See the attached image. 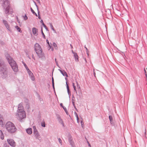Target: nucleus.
I'll return each instance as SVG.
<instances>
[{
	"label": "nucleus",
	"instance_id": "nucleus-35",
	"mask_svg": "<svg viewBox=\"0 0 147 147\" xmlns=\"http://www.w3.org/2000/svg\"><path fill=\"white\" fill-rule=\"evenodd\" d=\"M144 72H145V74H146V73H147V72H146V70H145V69H144Z\"/></svg>",
	"mask_w": 147,
	"mask_h": 147
},
{
	"label": "nucleus",
	"instance_id": "nucleus-44",
	"mask_svg": "<svg viewBox=\"0 0 147 147\" xmlns=\"http://www.w3.org/2000/svg\"><path fill=\"white\" fill-rule=\"evenodd\" d=\"M71 45V47H72V46H71V45Z\"/></svg>",
	"mask_w": 147,
	"mask_h": 147
},
{
	"label": "nucleus",
	"instance_id": "nucleus-22",
	"mask_svg": "<svg viewBox=\"0 0 147 147\" xmlns=\"http://www.w3.org/2000/svg\"><path fill=\"white\" fill-rule=\"evenodd\" d=\"M73 88H74V90L76 91V86H75V84L74 83H73Z\"/></svg>",
	"mask_w": 147,
	"mask_h": 147
},
{
	"label": "nucleus",
	"instance_id": "nucleus-9",
	"mask_svg": "<svg viewBox=\"0 0 147 147\" xmlns=\"http://www.w3.org/2000/svg\"><path fill=\"white\" fill-rule=\"evenodd\" d=\"M38 30L35 28H33L32 29V32L33 34L35 36H37L38 35Z\"/></svg>",
	"mask_w": 147,
	"mask_h": 147
},
{
	"label": "nucleus",
	"instance_id": "nucleus-16",
	"mask_svg": "<svg viewBox=\"0 0 147 147\" xmlns=\"http://www.w3.org/2000/svg\"><path fill=\"white\" fill-rule=\"evenodd\" d=\"M3 118L2 116L0 115V124L3 125Z\"/></svg>",
	"mask_w": 147,
	"mask_h": 147
},
{
	"label": "nucleus",
	"instance_id": "nucleus-12",
	"mask_svg": "<svg viewBox=\"0 0 147 147\" xmlns=\"http://www.w3.org/2000/svg\"><path fill=\"white\" fill-rule=\"evenodd\" d=\"M73 53L74 54V56L76 61H77V62L78 61H79V60H78L79 57L78 56L77 53H74V52H73Z\"/></svg>",
	"mask_w": 147,
	"mask_h": 147
},
{
	"label": "nucleus",
	"instance_id": "nucleus-37",
	"mask_svg": "<svg viewBox=\"0 0 147 147\" xmlns=\"http://www.w3.org/2000/svg\"><path fill=\"white\" fill-rule=\"evenodd\" d=\"M32 58L34 60H35V58H34V57L33 55H32Z\"/></svg>",
	"mask_w": 147,
	"mask_h": 147
},
{
	"label": "nucleus",
	"instance_id": "nucleus-13",
	"mask_svg": "<svg viewBox=\"0 0 147 147\" xmlns=\"http://www.w3.org/2000/svg\"><path fill=\"white\" fill-rule=\"evenodd\" d=\"M27 133L29 134H31L32 133V129L29 128L26 130Z\"/></svg>",
	"mask_w": 147,
	"mask_h": 147
},
{
	"label": "nucleus",
	"instance_id": "nucleus-25",
	"mask_svg": "<svg viewBox=\"0 0 147 147\" xmlns=\"http://www.w3.org/2000/svg\"><path fill=\"white\" fill-rule=\"evenodd\" d=\"M24 18L25 20H26L28 19V17L26 15H25V16H24Z\"/></svg>",
	"mask_w": 147,
	"mask_h": 147
},
{
	"label": "nucleus",
	"instance_id": "nucleus-29",
	"mask_svg": "<svg viewBox=\"0 0 147 147\" xmlns=\"http://www.w3.org/2000/svg\"><path fill=\"white\" fill-rule=\"evenodd\" d=\"M60 143H61V140L60 138H59L58 139Z\"/></svg>",
	"mask_w": 147,
	"mask_h": 147
},
{
	"label": "nucleus",
	"instance_id": "nucleus-4",
	"mask_svg": "<svg viewBox=\"0 0 147 147\" xmlns=\"http://www.w3.org/2000/svg\"><path fill=\"white\" fill-rule=\"evenodd\" d=\"M5 127L7 130L9 132L13 133L16 131V129L15 126L11 122H7L6 124Z\"/></svg>",
	"mask_w": 147,
	"mask_h": 147
},
{
	"label": "nucleus",
	"instance_id": "nucleus-18",
	"mask_svg": "<svg viewBox=\"0 0 147 147\" xmlns=\"http://www.w3.org/2000/svg\"><path fill=\"white\" fill-rule=\"evenodd\" d=\"M53 46L54 47L55 49H57H57L58 47L57 46V45L55 43V42L53 43Z\"/></svg>",
	"mask_w": 147,
	"mask_h": 147
},
{
	"label": "nucleus",
	"instance_id": "nucleus-15",
	"mask_svg": "<svg viewBox=\"0 0 147 147\" xmlns=\"http://www.w3.org/2000/svg\"><path fill=\"white\" fill-rule=\"evenodd\" d=\"M0 131L1 134V138L2 140H3L4 139V136L3 135V132L1 130Z\"/></svg>",
	"mask_w": 147,
	"mask_h": 147
},
{
	"label": "nucleus",
	"instance_id": "nucleus-10",
	"mask_svg": "<svg viewBox=\"0 0 147 147\" xmlns=\"http://www.w3.org/2000/svg\"><path fill=\"white\" fill-rule=\"evenodd\" d=\"M3 22L4 24L5 25V26H6V28H7V29L8 30L10 31L11 29L10 28L9 25L8 24V23L7 22V21L6 20H3Z\"/></svg>",
	"mask_w": 147,
	"mask_h": 147
},
{
	"label": "nucleus",
	"instance_id": "nucleus-41",
	"mask_svg": "<svg viewBox=\"0 0 147 147\" xmlns=\"http://www.w3.org/2000/svg\"><path fill=\"white\" fill-rule=\"evenodd\" d=\"M88 144H89V146H90V145L89 144V143L88 142Z\"/></svg>",
	"mask_w": 147,
	"mask_h": 147
},
{
	"label": "nucleus",
	"instance_id": "nucleus-33",
	"mask_svg": "<svg viewBox=\"0 0 147 147\" xmlns=\"http://www.w3.org/2000/svg\"><path fill=\"white\" fill-rule=\"evenodd\" d=\"M94 74L95 77L96 74L94 71Z\"/></svg>",
	"mask_w": 147,
	"mask_h": 147
},
{
	"label": "nucleus",
	"instance_id": "nucleus-24",
	"mask_svg": "<svg viewBox=\"0 0 147 147\" xmlns=\"http://www.w3.org/2000/svg\"><path fill=\"white\" fill-rule=\"evenodd\" d=\"M66 85H67V91L68 92H69V87L68 86V85L67 82H66Z\"/></svg>",
	"mask_w": 147,
	"mask_h": 147
},
{
	"label": "nucleus",
	"instance_id": "nucleus-1",
	"mask_svg": "<svg viewBox=\"0 0 147 147\" xmlns=\"http://www.w3.org/2000/svg\"><path fill=\"white\" fill-rule=\"evenodd\" d=\"M16 116L17 118L20 121H21L26 117V113L23 106L21 104L18 105V109Z\"/></svg>",
	"mask_w": 147,
	"mask_h": 147
},
{
	"label": "nucleus",
	"instance_id": "nucleus-8",
	"mask_svg": "<svg viewBox=\"0 0 147 147\" xmlns=\"http://www.w3.org/2000/svg\"><path fill=\"white\" fill-rule=\"evenodd\" d=\"M9 2L8 1H6L4 2V7L5 6V5L7 6V7L6 8V10L5 11V13H9Z\"/></svg>",
	"mask_w": 147,
	"mask_h": 147
},
{
	"label": "nucleus",
	"instance_id": "nucleus-17",
	"mask_svg": "<svg viewBox=\"0 0 147 147\" xmlns=\"http://www.w3.org/2000/svg\"><path fill=\"white\" fill-rule=\"evenodd\" d=\"M32 12V13L34 15H35L36 16H37V14L35 13L34 10L32 9L31 7L30 8Z\"/></svg>",
	"mask_w": 147,
	"mask_h": 147
},
{
	"label": "nucleus",
	"instance_id": "nucleus-38",
	"mask_svg": "<svg viewBox=\"0 0 147 147\" xmlns=\"http://www.w3.org/2000/svg\"><path fill=\"white\" fill-rule=\"evenodd\" d=\"M145 76H146V78H147V73L145 74Z\"/></svg>",
	"mask_w": 147,
	"mask_h": 147
},
{
	"label": "nucleus",
	"instance_id": "nucleus-7",
	"mask_svg": "<svg viewBox=\"0 0 147 147\" xmlns=\"http://www.w3.org/2000/svg\"><path fill=\"white\" fill-rule=\"evenodd\" d=\"M26 70H27L28 74L29 75V76L30 77L32 81H34L35 80V78L33 74L29 70V69H28V67L26 68Z\"/></svg>",
	"mask_w": 147,
	"mask_h": 147
},
{
	"label": "nucleus",
	"instance_id": "nucleus-2",
	"mask_svg": "<svg viewBox=\"0 0 147 147\" xmlns=\"http://www.w3.org/2000/svg\"><path fill=\"white\" fill-rule=\"evenodd\" d=\"M7 59L13 70L15 72L18 71L17 66L14 60L9 56L7 55H6Z\"/></svg>",
	"mask_w": 147,
	"mask_h": 147
},
{
	"label": "nucleus",
	"instance_id": "nucleus-26",
	"mask_svg": "<svg viewBox=\"0 0 147 147\" xmlns=\"http://www.w3.org/2000/svg\"><path fill=\"white\" fill-rule=\"evenodd\" d=\"M42 34L43 35V37L44 38H45V36L44 34V33H43V31H42Z\"/></svg>",
	"mask_w": 147,
	"mask_h": 147
},
{
	"label": "nucleus",
	"instance_id": "nucleus-30",
	"mask_svg": "<svg viewBox=\"0 0 147 147\" xmlns=\"http://www.w3.org/2000/svg\"><path fill=\"white\" fill-rule=\"evenodd\" d=\"M47 43L49 45V46L50 47V45L49 44V41L47 40Z\"/></svg>",
	"mask_w": 147,
	"mask_h": 147
},
{
	"label": "nucleus",
	"instance_id": "nucleus-19",
	"mask_svg": "<svg viewBox=\"0 0 147 147\" xmlns=\"http://www.w3.org/2000/svg\"><path fill=\"white\" fill-rule=\"evenodd\" d=\"M50 27H51V29L54 31H55L53 25L52 24L50 23Z\"/></svg>",
	"mask_w": 147,
	"mask_h": 147
},
{
	"label": "nucleus",
	"instance_id": "nucleus-27",
	"mask_svg": "<svg viewBox=\"0 0 147 147\" xmlns=\"http://www.w3.org/2000/svg\"><path fill=\"white\" fill-rule=\"evenodd\" d=\"M76 117L77 119L78 122V118L77 114L76 113Z\"/></svg>",
	"mask_w": 147,
	"mask_h": 147
},
{
	"label": "nucleus",
	"instance_id": "nucleus-39",
	"mask_svg": "<svg viewBox=\"0 0 147 147\" xmlns=\"http://www.w3.org/2000/svg\"><path fill=\"white\" fill-rule=\"evenodd\" d=\"M41 22L42 23V24L43 23L42 20H41Z\"/></svg>",
	"mask_w": 147,
	"mask_h": 147
},
{
	"label": "nucleus",
	"instance_id": "nucleus-3",
	"mask_svg": "<svg viewBox=\"0 0 147 147\" xmlns=\"http://www.w3.org/2000/svg\"><path fill=\"white\" fill-rule=\"evenodd\" d=\"M34 49L39 58L42 59L45 58V56L40 46L38 43H36L34 45Z\"/></svg>",
	"mask_w": 147,
	"mask_h": 147
},
{
	"label": "nucleus",
	"instance_id": "nucleus-23",
	"mask_svg": "<svg viewBox=\"0 0 147 147\" xmlns=\"http://www.w3.org/2000/svg\"><path fill=\"white\" fill-rule=\"evenodd\" d=\"M41 124L42 126L43 127H45V122L42 123Z\"/></svg>",
	"mask_w": 147,
	"mask_h": 147
},
{
	"label": "nucleus",
	"instance_id": "nucleus-34",
	"mask_svg": "<svg viewBox=\"0 0 147 147\" xmlns=\"http://www.w3.org/2000/svg\"><path fill=\"white\" fill-rule=\"evenodd\" d=\"M52 85H53V88H54V83H52Z\"/></svg>",
	"mask_w": 147,
	"mask_h": 147
},
{
	"label": "nucleus",
	"instance_id": "nucleus-21",
	"mask_svg": "<svg viewBox=\"0 0 147 147\" xmlns=\"http://www.w3.org/2000/svg\"><path fill=\"white\" fill-rule=\"evenodd\" d=\"M109 117L111 122H112L113 121V118L111 116H109Z\"/></svg>",
	"mask_w": 147,
	"mask_h": 147
},
{
	"label": "nucleus",
	"instance_id": "nucleus-28",
	"mask_svg": "<svg viewBox=\"0 0 147 147\" xmlns=\"http://www.w3.org/2000/svg\"><path fill=\"white\" fill-rule=\"evenodd\" d=\"M42 25L45 28H47V27L46 26V25L45 24L43 23H42Z\"/></svg>",
	"mask_w": 147,
	"mask_h": 147
},
{
	"label": "nucleus",
	"instance_id": "nucleus-32",
	"mask_svg": "<svg viewBox=\"0 0 147 147\" xmlns=\"http://www.w3.org/2000/svg\"><path fill=\"white\" fill-rule=\"evenodd\" d=\"M33 128L34 129V130H35V129H36V127L35 126H33Z\"/></svg>",
	"mask_w": 147,
	"mask_h": 147
},
{
	"label": "nucleus",
	"instance_id": "nucleus-11",
	"mask_svg": "<svg viewBox=\"0 0 147 147\" xmlns=\"http://www.w3.org/2000/svg\"><path fill=\"white\" fill-rule=\"evenodd\" d=\"M59 71H60L61 73L64 76H65L67 77H68V75H67V73L64 71H62L60 69H59Z\"/></svg>",
	"mask_w": 147,
	"mask_h": 147
},
{
	"label": "nucleus",
	"instance_id": "nucleus-36",
	"mask_svg": "<svg viewBox=\"0 0 147 147\" xmlns=\"http://www.w3.org/2000/svg\"><path fill=\"white\" fill-rule=\"evenodd\" d=\"M24 66H25V67H26V68L28 67L27 65L26 64H24Z\"/></svg>",
	"mask_w": 147,
	"mask_h": 147
},
{
	"label": "nucleus",
	"instance_id": "nucleus-46",
	"mask_svg": "<svg viewBox=\"0 0 147 147\" xmlns=\"http://www.w3.org/2000/svg\"><path fill=\"white\" fill-rule=\"evenodd\" d=\"M55 61H56V59H55Z\"/></svg>",
	"mask_w": 147,
	"mask_h": 147
},
{
	"label": "nucleus",
	"instance_id": "nucleus-31",
	"mask_svg": "<svg viewBox=\"0 0 147 147\" xmlns=\"http://www.w3.org/2000/svg\"><path fill=\"white\" fill-rule=\"evenodd\" d=\"M54 83V80L53 77L52 78V83Z\"/></svg>",
	"mask_w": 147,
	"mask_h": 147
},
{
	"label": "nucleus",
	"instance_id": "nucleus-20",
	"mask_svg": "<svg viewBox=\"0 0 147 147\" xmlns=\"http://www.w3.org/2000/svg\"><path fill=\"white\" fill-rule=\"evenodd\" d=\"M15 28L18 30L20 32V28L18 26H15Z\"/></svg>",
	"mask_w": 147,
	"mask_h": 147
},
{
	"label": "nucleus",
	"instance_id": "nucleus-5",
	"mask_svg": "<svg viewBox=\"0 0 147 147\" xmlns=\"http://www.w3.org/2000/svg\"><path fill=\"white\" fill-rule=\"evenodd\" d=\"M0 70L1 74H2L3 77V78H6L7 76V72L6 68L4 66L1 67L0 65Z\"/></svg>",
	"mask_w": 147,
	"mask_h": 147
},
{
	"label": "nucleus",
	"instance_id": "nucleus-45",
	"mask_svg": "<svg viewBox=\"0 0 147 147\" xmlns=\"http://www.w3.org/2000/svg\"><path fill=\"white\" fill-rule=\"evenodd\" d=\"M52 51H53V49H52Z\"/></svg>",
	"mask_w": 147,
	"mask_h": 147
},
{
	"label": "nucleus",
	"instance_id": "nucleus-43",
	"mask_svg": "<svg viewBox=\"0 0 147 147\" xmlns=\"http://www.w3.org/2000/svg\"><path fill=\"white\" fill-rule=\"evenodd\" d=\"M85 47L86 49V50H87L88 49H87L86 47Z\"/></svg>",
	"mask_w": 147,
	"mask_h": 147
},
{
	"label": "nucleus",
	"instance_id": "nucleus-40",
	"mask_svg": "<svg viewBox=\"0 0 147 147\" xmlns=\"http://www.w3.org/2000/svg\"><path fill=\"white\" fill-rule=\"evenodd\" d=\"M38 18H39V19H40V16H38Z\"/></svg>",
	"mask_w": 147,
	"mask_h": 147
},
{
	"label": "nucleus",
	"instance_id": "nucleus-42",
	"mask_svg": "<svg viewBox=\"0 0 147 147\" xmlns=\"http://www.w3.org/2000/svg\"><path fill=\"white\" fill-rule=\"evenodd\" d=\"M65 79L66 80H67V78H65Z\"/></svg>",
	"mask_w": 147,
	"mask_h": 147
},
{
	"label": "nucleus",
	"instance_id": "nucleus-14",
	"mask_svg": "<svg viewBox=\"0 0 147 147\" xmlns=\"http://www.w3.org/2000/svg\"><path fill=\"white\" fill-rule=\"evenodd\" d=\"M34 135L36 137H38L39 136V135L38 134V132L36 129L34 130Z\"/></svg>",
	"mask_w": 147,
	"mask_h": 147
},
{
	"label": "nucleus",
	"instance_id": "nucleus-6",
	"mask_svg": "<svg viewBox=\"0 0 147 147\" xmlns=\"http://www.w3.org/2000/svg\"><path fill=\"white\" fill-rule=\"evenodd\" d=\"M7 142L8 144L11 146L15 147L16 146V143L12 139H9L7 140Z\"/></svg>",
	"mask_w": 147,
	"mask_h": 147
}]
</instances>
